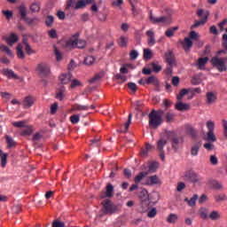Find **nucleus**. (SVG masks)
<instances>
[{"mask_svg": "<svg viewBox=\"0 0 227 227\" xmlns=\"http://www.w3.org/2000/svg\"><path fill=\"white\" fill-rule=\"evenodd\" d=\"M121 204H115L111 200L106 199L101 202V209L99 211V217H106V215H116L121 214Z\"/></svg>", "mask_w": 227, "mask_h": 227, "instance_id": "1", "label": "nucleus"}, {"mask_svg": "<svg viewBox=\"0 0 227 227\" xmlns=\"http://www.w3.org/2000/svg\"><path fill=\"white\" fill-rule=\"evenodd\" d=\"M162 116H164V110H153L149 114V127L150 129H159L162 125Z\"/></svg>", "mask_w": 227, "mask_h": 227, "instance_id": "2", "label": "nucleus"}, {"mask_svg": "<svg viewBox=\"0 0 227 227\" xmlns=\"http://www.w3.org/2000/svg\"><path fill=\"white\" fill-rule=\"evenodd\" d=\"M165 137L167 139H171L172 148L175 152H178L184 145V137L176 136L175 131H165Z\"/></svg>", "mask_w": 227, "mask_h": 227, "instance_id": "3", "label": "nucleus"}, {"mask_svg": "<svg viewBox=\"0 0 227 227\" xmlns=\"http://www.w3.org/2000/svg\"><path fill=\"white\" fill-rule=\"evenodd\" d=\"M227 57L219 58V57H213L211 59V65L214 68H216L218 72H226L227 70Z\"/></svg>", "mask_w": 227, "mask_h": 227, "instance_id": "4", "label": "nucleus"}, {"mask_svg": "<svg viewBox=\"0 0 227 227\" xmlns=\"http://www.w3.org/2000/svg\"><path fill=\"white\" fill-rule=\"evenodd\" d=\"M149 19L153 24H171V19L168 16H161L160 18H155L153 12H150Z\"/></svg>", "mask_w": 227, "mask_h": 227, "instance_id": "5", "label": "nucleus"}, {"mask_svg": "<svg viewBox=\"0 0 227 227\" xmlns=\"http://www.w3.org/2000/svg\"><path fill=\"white\" fill-rule=\"evenodd\" d=\"M114 196V186L111 184V183H108L106 187V191H102L101 193L99 194V198L101 200H106V198H113Z\"/></svg>", "mask_w": 227, "mask_h": 227, "instance_id": "6", "label": "nucleus"}, {"mask_svg": "<svg viewBox=\"0 0 227 227\" xmlns=\"http://www.w3.org/2000/svg\"><path fill=\"white\" fill-rule=\"evenodd\" d=\"M37 72L41 77L51 75V67L47 63H41L37 66Z\"/></svg>", "mask_w": 227, "mask_h": 227, "instance_id": "7", "label": "nucleus"}, {"mask_svg": "<svg viewBox=\"0 0 227 227\" xmlns=\"http://www.w3.org/2000/svg\"><path fill=\"white\" fill-rule=\"evenodd\" d=\"M184 179L192 184H198L200 182V176L196 172L192 170H188L184 173Z\"/></svg>", "mask_w": 227, "mask_h": 227, "instance_id": "8", "label": "nucleus"}, {"mask_svg": "<svg viewBox=\"0 0 227 227\" xmlns=\"http://www.w3.org/2000/svg\"><path fill=\"white\" fill-rule=\"evenodd\" d=\"M67 45H69L70 47H77V49H84L86 47V41L81 39H70L67 42Z\"/></svg>", "mask_w": 227, "mask_h": 227, "instance_id": "9", "label": "nucleus"}, {"mask_svg": "<svg viewBox=\"0 0 227 227\" xmlns=\"http://www.w3.org/2000/svg\"><path fill=\"white\" fill-rule=\"evenodd\" d=\"M145 84H153V86L156 88L155 91H160V82H159V79L156 78L155 75L149 76L145 80Z\"/></svg>", "mask_w": 227, "mask_h": 227, "instance_id": "10", "label": "nucleus"}, {"mask_svg": "<svg viewBox=\"0 0 227 227\" xmlns=\"http://www.w3.org/2000/svg\"><path fill=\"white\" fill-rule=\"evenodd\" d=\"M165 60L168 65H176V59H175V53H173V51L168 50L165 53Z\"/></svg>", "mask_w": 227, "mask_h": 227, "instance_id": "11", "label": "nucleus"}, {"mask_svg": "<svg viewBox=\"0 0 227 227\" xmlns=\"http://www.w3.org/2000/svg\"><path fill=\"white\" fill-rule=\"evenodd\" d=\"M35 98L33 96H27L23 100V107L25 109H29V107H33V105L35 102Z\"/></svg>", "mask_w": 227, "mask_h": 227, "instance_id": "12", "label": "nucleus"}, {"mask_svg": "<svg viewBox=\"0 0 227 227\" xmlns=\"http://www.w3.org/2000/svg\"><path fill=\"white\" fill-rule=\"evenodd\" d=\"M168 140H169V138H168L165 133H163V137H161L157 142V148L159 152L164 151V145H168Z\"/></svg>", "mask_w": 227, "mask_h": 227, "instance_id": "13", "label": "nucleus"}, {"mask_svg": "<svg viewBox=\"0 0 227 227\" xmlns=\"http://www.w3.org/2000/svg\"><path fill=\"white\" fill-rule=\"evenodd\" d=\"M161 182L157 175L151 176L146 180V185H160Z\"/></svg>", "mask_w": 227, "mask_h": 227, "instance_id": "14", "label": "nucleus"}, {"mask_svg": "<svg viewBox=\"0 0 227 227\" xmlns=\"http://www.w3.org/2000/svg\"><path fill=\"white\" fill-rule=\"evenodd\" d=\"M146 36L148 45L150 47H153V45H155V33H153L152 30H147Z\"/></svg>", "mask_w": 227, "mask_h": 227, "instance_id": "15", "label": "nucleus"}, {"mask_svg": "<svg viewBox=\"0 0 227 227\" xmlns=\"http://www.w3.org/2000/svg\"><path fill=\"white\" fill-rule=\"evenodd\" d=\"M209 15L210 12L205 9H200L197 11V17H199L200 20H205L206 19V22H207Z\"/></svg>", "mask_w": 227, "mask_h": 227, "instance_id": "16", "label": "nucleus"}, {"mask_svg": "<svg viewBox=\"0 0 227 227\" xmlns=\"http://www.w3.org/2000/svg\"><path fill=\"white\" fill-rule=\"evenodd\" d=\"M3 74L7 77L8 79H19V76L13 72L12 69L4 68Z\"/></svg>", "mask_w": 227, "mask_h": 227, "instance_id": "17", "label": "nucleus"}, {"mask_svg": "<svg viewBox=\"0 0 227 227\" xmlns=\"http://www.w3.org/2000/svg\"><path fill=\"white\" fill-rule=\"evenodd\" d=\"M60 84H68L72 81V74H62L59 76Z\"/></svg>", "mask_w": 227, "mask_h": 227, "instance_id": "18", "label": "nucleus"}, {"mask_svg": "<svg viewBox=\"0 0 227 227\" xmlns=\"http://www.w3.org/2000/svg\"><path fill=\"white\" fill-rule=\"evenodd\" d=\"M176 109L177 111H189L191 109V105L184 102H177L176 104Z\"/></svg>", "mask_w": 227, "mask_h": 227, "instance_id": "19", "label": "nucleus"}, {"mask_svg": "<svg viewBox=\"0 0 227 227\" xmlns=\"http://www.w3.org/2000/svg\"><path fill=\"white\" fill-rule=\"evenodd\" d=\"M5 42L7 43L10 47L13 45V43H16V42H19V36L15 34H11L8 37H6Z\"/></svg>", "mask_w": 227, "mask_h": 227, "instance_id": "20", "label": "nucleus"}, {"mask_svg": "<svg viewBox=\"0 0 227 227\" xmlns=\"http://www.w3.org/2000/svg\"><path fill=\"white\" fill-rule=\"evenodd\" d=\"M90 109L89 106L74 104L71 107V112L73 111H88Z\"/></svg>", "mask_w": 227, "mask_h": 227, "instance_id": "21", "label": "nucleus"}, {"mask_svg": "<svg viewBox=\"0 0 227 227\" xmlns=\"http://www.w3.org/2000/svg\"><path fill=\"white\" fill-rule=\"evenodd\" d=\"M18 12L21 17V20H24L26 18H27V7L25 5H20L18 8Z\"/></svg>", "mask_w": 227, "mask_h": 227, "instance_id": "22", "label": "nucleus"}, {"mask_svg": "<svg viewBox=\"0 0 227 227\" xmlns=\"http://www.w3.org/2000/svg\"><path fill=\"white\" fill-rule=\"evenodd\" d=\"M65 86L60 85V87L57 90L56 98L60 101L63 100V98H65Z\"/></svg>", "mask_w": 227, "mask_h": 227, "instance_id": "23", "label": "nucleus"}, {"mask_svg": "<svg viewBox=\"0 0 227 227\" xmlns=\"http://www.w3.org/2000/svg\"><path fill=\"white\" fill-rule=\"evenodd\" d=\"M205 141H207V143H215L217 141V138L215 137V134L214 131H207V137H205Z\"/></svg>", "mask_w": 227, "mask_h": 227, "instance_id": "24", "label": "nucleus"}, {"mask_svg": "<svg viewBox=\"0 0 227 227\" xmlns=\"http://www.w3.org/2000/svg\"><path fill=\"white\" fill-rule=\"evenodd\" d=\"M227 34L223 35V46L225 50H221L217 51V56H221V54H227V39H226Z\"/></svg>", "mask_w": 227, "mask_h": 227, "instance_id": "25", "label": "nucleus"}, {"mask_svg": "<svg viewBox=\"0 0 227 227\" xmlns=\"http://www.w3.org/2000/svg\"><path fill=\"white\" fill-rule=\"evenodd\" d=\"M200 148H201V142H198L196 143L191 150V153L193 157H196V155H198V153H200Z\"/></svg>", "mask_w": 227, "mask_h": 227, "instance_id": "26", "label": "nucleus"}, {"mask_svg": "<svg viewBox=\"0 0 227 227\" xmlns=\"http://www.w3.org/2000/svg\"><path fill=\"white\" fill-rule=\"evenodd\" d=\"M207 104H214L215 100H217V96L214 92H207L206 94Z\"/></svg>", "mask_w": 227, "mask_h": 227, "instance_id": "27", "label": "nucleus"}, {"mask_svg": "<svg viewBox=\"0 0 227 227\" xmlns=\"http://www.w3.org/2000/svg\"><path fill=\"white\" fill-rule=\"evenodd\" d=\"M182 45L184 49V51H189L191 47H192V41L189 37H185L184 42L182 43Z\"/></svg>", "mask_w": 227, "mask_h": 227, "instance_id": "28", "label": "nucleus"}, {"mask_svg": "<svg viewBox=\"0 0 227 227\" xmlns=\"http://www.w3.org/2000/svg\"><path fill=\"white\" fill-rule=\"evenodd\" d=\"M44 24H45L46 27H52V26L54 24V16H52V15L46 16Z\"/></svg>", "mask_w": 227, "mask_h": 227, "instance_id": "29", "label": "nucleus"}, {"mask_svg": "<svg viewBox=\"0 0 227 227\" xmlns=\"http://www.w3.org/2000/svg\"><path fill=\"white\" fill-rule=\"evenodd\" d=\"M0 51L2 52H5L7 54V56H10V58H13V52H12V50H10V48H8V46H6L4 44H0Z\"/></svg>", "mask_w": 227, "mask_h": 227, "instance_id": "30", "label": "nucleus"}, {"mask_svg": "<svg viewBox=\"0 0 227 227\" xmlns=\"http://www.w3.org/2000/svg\"><path fill=\"white\" fill-rule=\"evenodd\" d=\"M198 200V195L195 194V195H193V196L191 198V200L185 198V199H184V201H185L186 203H188L189 207H194V205H196V200Z\"/></svg>", "mask_w": 227, "mask_h": 227, "instance_id": "31", "label": "nucleus"}, {"mask_svg": "<svg viewBox=\"0 0 227 227\" xmlns=\"http://www.w3.org/2000/svg\"><path fill=\"white\" fill-rule=\"evenodd\" d=\"M176 31H178V27H174L167 29V31L165 32V35L166 36H168V38H171V36H175Z\"/></svg>", "mask_w": 227, "mask_h": 227, "instance_id": "32", "label": "nucleus"}, {"mask_svg": "<svg viewBox=\"0 0 227 227\" xmlns=\"http://www.w3.org/2000/svg\"><path fill=\"white\" fill-rule=\"evenodd\" d=\"M205 24H207V18H205V20H195L191 29H195V27H200V26H205Z\"/></svg>", "mask_w": 227, "mask_h": 227, "instance_id": "33", "label": "nucleus"}, {"mask_svg": "<svg viewBox=\"0 0 227 227\" xmlns=\"http://www.w3.org/2000/svg\"><path fill=\"white\" fill-rule=\"evenodd\" d=\"M148 175V172H140L138 175L135 176V184H139L143 178L146 177Z\"/></svg>", "mask_w": 227, "mask_h": 227, "instance_id": "34", "label": "nucleus"}, {"mask_svg": "<svg viewBox=\"0 0 227 227\" xmlns=\"http://www.w3.org/2000/svg\"><path fill=\"white\" fill-rule=\"evenodd\" d=\"M5 139L8 148H13V146H17V143L13 141V138H12V137L6 135Z\"/></svg>", "mask_w": 227, "mask_h": 227, "instance_id": "35", "label": "nucleus"}, {"mask_svg": "<svg viewBox=\"0 0 227 227\" xmlns=\"http://www.w3.org/2000/svg\"><path fill=\"white\" fill-rule=\"evenodd\" d=\"M138 196L140 200L145 201V200H148V191L145 188L141 189Z\"/></svg>", "mask_w": 227, "mask_h": 227, "instance_id": "36", "label": "nucleus"}, {"mask_svg": "<svg viewBox=\"0 0 227 227\" xmlns=\"http://www.w3.org/2000/svg\"><path fill=\"white\" fill-rule=\"evenodd\" d=\"M86 8V2L84 0H78L74 4V10H82Z\"/></svg>", "mask_w": 227, "mask_h": 227, "instance_id": "37", "label": "nucleus"}, {"mask_svg": "<svg viewBox=\"0 0 227 227\" xmlns=\"http://www.w3.org/2000/svg\"><path fill=\"white\" fill-rule=\"evenodd\" d=\"M167 221L170 224H175V223H176V221H178V215H176V214H170L168 215V217L167 218Z\"/></svg>", "mask_w": 227, "mask_h": 227, "instance_id": "38", "label": "nucleus"}, {"mask_svg": "<svg viewBox=\"0 0 227 227\" xmlns=\"http://www.w3.org/2000/svg\"><path fill=\"white\" fill-rule=\"evenodd\" d=\"M207 132H214L215 130V123L213 121H207L206 123Z\"/></svg>", "mask_w": 227, "mask_h": 227, "instance_id": "39", "label": "nucleus"}, {"mask_svg": "<svg viewBox=\"0 0 227 227\" xmlns=\"http://www.w3.org/2000/svg\"><path fill=\"white\" fill-rule=\"evenodd\" d=\"M209 218L212 221H217L218 219H221V214L219 211H212L209 215Z\"/></svg>", "mask_w": 227, "mask_h": 227, "instance_id": "40", "label": "nucleus"}, {"mask_svg": "<svg viewBox=\"0 0 227 227\" xmlns=\"http://www.w3.org/2000/svg\"><path fill=\"white\" fill-rule=\"evenodd\" d=\"M30 11L35 13L36 12H40V3L38 2H34L31 5H30Z\"/></svg>", "mask_w": 227, "mask_h": 227, "instance_id": "41", "label": "nucleus"}, {"mask_svg": "<svg viewBox=\"0 0 227 227\" xmlns=\"http://www.w3.org/2000/svg\"><path fill=\"white\" fill-rule=\"evenodd\" d=\"M23 43H25V51L28 56H31V54H35V51L31 49V46L27 43V41H24Z\"/></svg>", "mask_w": 227, "mask_h": 227, "instance_id": "42", "label": "nucleus"}, {"mask_svg": "<svg viewBox=\"0 0 227 227\" xmlns=\"http://www.w3.org/2000/svg\"><path fill=\"white\" fill-rule=\"evenodd\" d=\"M151 67L153 69V72H155V74H159L162 70V67L159 66L157 63L153 62L151 64Z\"/></svg>", "mask_w": 227, "mask_h": 227, "instance_id": "43", "label": "nucleus"}, {"mask_svg": "<svg viewBox=\"0 0 227 227\" xmlns=\"http://www.w3.org/2000/svg\"><path fill=\"white\" fill-rule=\"evenodd\" d=\"M17 56L20 59H24L25 58L24 51H22V45L20 44L17 46Z\"/></svg>", "mask_w": 227, "mask_h": 227, "instance_id": "44", "label": "nucleus"}, {"mask_svg": "<svg viewBox=\"0 0 227 227\" xmlns=\"http://www.w3.org/2000/svg\"><path fill=\"white\" fill-rule=\"evenodd\" d=\"M7 162H8V153H4L1 156V166H2V168H6Z\"/></svg>", "mask_w": 227, "mask_h": 227, "instance_id": "45", "label": "nucleus"}, {"mask_svg": "<svg viewBox=\"0 0 227 227\" xmlns=\"http://www.w3.org/2000/svg\"><path fill=\"white\" fill-rule=\"evenodd\" d=\"M187 132L190 134V136H192V137H196L198 136V131L192 126L187 128Z\"/></svg>", "mask_w": 227, "mask_h": 227, "instance_id": "46", "label": "nucleus"}, {"mask_svg": "<svg viewBox=\"0 0 227 227\" xmlns=\"http://www.w3.org/2000/svg\"><path fill=\"white\" fill-rule=\"evenodd\" d=\"M95 63V58L93 56H87L84 59V64L85 65H93Z\"/></svg>", "mask_w": 227, "mask_h": 227, "instance_id": "47", "label": "nucleus"}, {"mask_svg": "<svg viewBox=\"0 0 227 227\" xmlns=\"http://www.w3.org/2000/svg\"><path fill=\"white\" fill-rule=\"evenodd\" d=\"M138 56H139V53L136 50H132L129 52V59H131V61H134V60L137 59Z\"/></svg>", "mask_w": 227, "mask_h": 227, "instance_id": "48", "label": "nucleus"}, {"mask_svg": "<svg viewBox=\"0 0 227 227\" xmlns=\"http://www.w3.org/2000/svg\"><path fill=\"white\" fill-rule=\"evenodd\" d=\"M212 185L216 191H223V184L219 183V181H213Z\"/></svg>", "mask_w": 227, "mask_h": 227, "instance_id": "49", "label": "nucleus"}, {"mask_svg": "<svg viewBox=\"0 0 227 227\" xmlns=\"http://www.w3.org/2000/svg\"><path fill=\"white\" fill-rule=\"evenodd\" d=\"M155 215H157V208L153 207L151 210L148 211L147 217H149L150 219H153Z\"/></svg>", "mask_w": 227, "mask_h": 227, "instance_id": "50", "label": "nucleus"}, {"mask_svg": "<svg viewBox=\"0 0 227 227\" xmlns=\"http://www.w3.org/2000/svg\"><path fill=\"white\" fill-rule=\"evenodd\" d=\"M80 120L81 118L77 114H74L70 117V121L73 123V125L79 123Z\"/></svg>", "mask_w": 227, "mask_h": 227, "instance_id": "51", "label": "nucleus"}, {"mask_svg": "<svg viewBox=\"0 0 227 227\" xmlns=\"http://www.w3.org/2000/svg\"><path fill=\"white\" fill-rule=\"evenodd\" d=\"M157 162H153L149 165V170H148V174L149 173H155V171H157Z\"/></svg>", "mask_w": 227, "mask_h": 227, "instance_id": "52", "label": "nucleus"}, {"mask_svg": "<svg viewBox=\"0 0 227 227\" xmlns=\"http://www.w3.org/2000/svg\"><path fill=\"white\" fill-rule=\"evenodd\" d=\"M79 86H82V83L81 82H79V80L74 79L71 82L70 88L74 89V88H77Z\"/></svg>", "mask_w": 227, "mask_h": 227, "instance_id": "53", "label": "nucleus"}, {"mask_svg": "<svg viewBox=\"0 0 227 227\" xmlns=\"http://www.w3.org/2000/svg\"><path fill=\"white\" fill-rule=\"evenodd\" d=\"M167 123H171L175 119V114L168 113L165 116Z\"/></svg>", "mask_w": 227, "mask_h": 227, "instance_id": "54", "label": "nucleus"}, {"mask_svg": "<svg viewBox=\"0 0 227 227\" xmlns=\"http://www.w3.org/2000/svg\"><path fill=\"white\" fill-rule=\"evenodd\" d=\"M215 199L216 200V201H226L227 200V196L226 194L224 193H222V194H219V195H216L215 197Z\"/></svg>", "mask_w": 227, "mask_h": 227, "instance_id": "55", "label": "nucleus"}, {"mask_svg": "<svg viewBox=\"0 0 227 227\" xmlns=\"http://www.w3.org/2000/svg\"><path fill=\"white\" fill-rule=\"evenodd\" d=\"M144 59H152V51L148 49L144 50Z\"/></svg>", "mask_w": 227, "mask_h": 227, "instance_id": "56", "label": "nucleus"}, {"mask_svg": "<svg viewBox=\"0 0 227 227\" xmlns=\"http://www.w3.org/2000/svg\"><path fill=\"white\" fill-rule=\"evenodd\" d=\"M51 227H65V223L59 220H54Z\"/></svg>", "mask_w": 227, "mask_h": 227, "instance_id": "57", "label": "nucleus"}, {"mask_svg": "<svg viewBox=\"0 0 227 227\" xmlns=\"http://www.w3.org/2000/svg\"><path fill=\"white\" fill-rule=\"evenodd\" d=\"M189 38L190 40H194L196 42L198 41V38H200V36L198 35V33H196V31H191Z\"/></svg>", "mask_w": 227, "mask_h": 227, "instance_id": "58", "label": "nucleus"}, {"mask_svg": "<svg viewBox=\"0 0 227 227\" xmlns=\"http://www.w3.org/2000/svg\"><path fill=\"white\" fill-rule=\"evenodd\" d=\"M3 15L7 19V20H10L12 17H13V12L12 11H2Z\"/></svg>", "mask_w": 227, "mask_h": 227, "instance_id": "59", "label": "nucleus"}, {"mask_svg": "<svg viewBox=\"0 0 227 227\" xmlns=\"http://www.w3.org/2000/svg\"><path fill=\"white\" fill-rule=\"evenodd\" d=\"M90 146H100V138L96 137L90 140Z\"/></svg>", "mask_w": 227, "mask_h": 227, "instance_id": "60", "label": "nucleus"}, {"mask_svg": "<svg viewBox=\"0 0 227 227\" xmlns=\"http://www.w3.org/2000/svg\"><path fill=\"white\" fill-rule=\"evenodd\" d=\"M207 61H208V57L200 58L199 59L198 65L199 67H205V64L207 63Z\"/></svg>", "mask_w": 227, "mask_h": 227, "instance_id": "61", "label": "nucleus"}, {"mask_svg": "<svg viewBox=\"0 0 227 227\" xmlns=\"http://www.w3.org/2000/svg\"><path fill=\"white\" fill-rule=\"evenodd\" d=\"M31 134H33V129L31 128H27L21 131V136H31Z\"/></svg>", "mask_w": 227, "mask_h": 227, "instance_id": "62", "label": "nucleus"}, {"mask_svg": "<svg viewBox=\"0 0 227 227\" xmlns=\"http://www.w3.org/2000/svg\"><path fill=\"white\" fill-rule=\"evenodd\" d=\"M48 35H49L50 38H58V32L54 28L48 31Z\"/></svg>", "mask_w": 227, "mask_h": 227, "instance_id": "63", "label": "nucleus"}, {"mask_svg": "<svg viewBox=\"0 0 227 227\" xmlns=\"http://www.w3.org/2000/svg\"><path fill=\"white\" fill-rule=\"evenodd\" d=\"M222 125L223 127V136H224V137H227V121L223 120L222 121Z\"/></svg>", "mask_w": 227, "mask_h": 227, "instance_id": "64", "label": "nucleus"}]
</instances>
